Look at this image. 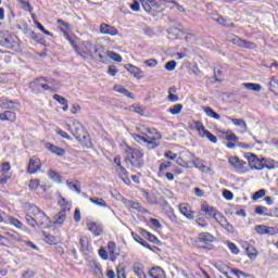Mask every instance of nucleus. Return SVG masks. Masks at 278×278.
<instances>
[{"mask_svg":"<svg viewBox=\"0 0 278 278\" xmlns=\"http://www.w3.org/2000/svg\"><path fill=\"white\" fill-rule=\"evenodd\" d=\"M65 129L76 137V140L81 147H86L87 149L91 147L90 135H88L81 123L77 119H72L71 123L66 124Z\"/></svg>","mask_w":278,"mask_h":278,"instance_id":"nucleus-1","label":"nucleus"},{"mask_svg":"<svg viewBox=\"0 0 278 278\" xmlns=\"http://www.w3.org/2000/svg\"><path fill=\"white\" fill-rule=\"evenodd\" d=\"M83 49H85V53L90 55L93 60H100V62H108V51L103 46H94L90 41L83 42Z\"/></svg>","mask_w":278,"mask_h":278,"instance_id":"nucleus-2","label":"nucleus"},{"mask_svg":"<svg viewBox=\"0 0 278 278\" xmlns=\"http://www.w3.org/2000/svg\"><path fill=\"white\" fill-rule=\"evenodd\" d=\"M125 162L126 164L134 166V168H142V165L144 164V151L140 148H128L126 150Z\"/></svg>","mask_w":278,"mask_h":278,"instance_id":"nucleus-3","label":"nucleus"},{"mask_svg":"<svg viewBox=\"0 0 278 278\" xmlns=\"http://www.w3.org/2000/svg\"><path fill=\"white\" fill-rule=\"evenodd\" d=\"M245 157L250 164L251 170H264V168H267V170H273L275 168L274 165H270L268 160L265 157L258 159L257 155L253 153H248Z\"/></svg>","mask_w":278,"mask_h":278,"instance_id":"nucleus-4","label":"nucleus"},{"mask_svg":"<svg viewBox=\"0 0 278 278\" xmlns=\"http://www.w3.org/2000/svg\"><path fill=\"white\" fill-rule=\"evenodd\" d=\"M59 204L61 205L62 210L54 216V225L62 227V225H64L66 222V212H71V204L66 202V199L64 198L59 201Z\"/></svg>","mask_w":278,"mask_h":278,"instance_id":"nucleus-5","label":"nucleus"},{"mask_svg":"<svg viewBox=\"0 0 278 278\" xmlns=\"http://www.w3.org/2000/svg\"><path fill=\"white\" fill-rule=\"evenodd\" d=\"M141 134L148 138V144L157 147L155 142L162 140V135L155 128L141 127Z\"/></svg>","mask_w":278,"mask_h":278,"instance_id":"nucleus-6","label":"nucleus"},{"mask_svg":"<svg viewBox=\"0 0 278 278\" xmlns=\"http://www.w3.org/2000/svg\"><path fill=\"white\" fill-rule=\"evenodd\" d=\"M42 81H46L47 84H53V80L47 77H39L29 84V88H31V90H38L39 88H42V90H49L50 92H54L53 87L43 84Z\"/></svg>","mask_w":278,"mask_h":278,"instance_id":"nucleus-7","label":"nucleus"},{"mask_svg":"<svg viewBox=\"0 0 278 278\" xmlns=\"http://www.w3.org/2000/svg\"><path fill=\"white\" fill-rule=\"evenodd\" d=\"M86 224L88 231H90L93 236H103V224L92 219H87Z\"/></svg>","mask_w":278,"mask_h":278,"instance_id":"nucleus-8","label":"nucleus"},{"mask_svg":"<svg viewBox=\"0 0 278 278\" xmlns=\"http://www.w3.org/2000/svg\"><path fill=\"white\" fill-rule=\"evenodd\" d=\"M232 45L236 47H240L241 49H257V46L252 41H247L239 36L233 35L232 39H230Z\"/></svg>","mask_w":278,"mask_h":278,"instance_id":"nucleus-9","label":"nucleus"},{"mask_svg":"<svg viewBox=\"0 0 278 278\" xmlns=\"http://www.w3.org/2000/svg\"><path fill=\"white\" fill-rule=\"evenodd\" d=\"M213 218L216 223H218V225H220V227H224L226 231H228L229 233H233V226L229 224L227 217H225V215H223L219 211H217L216 215Z\"/></svg>","mask_w":278,"mask_h":278,"instance_id":"nucleus-10","label":"nucleus"},{"mask_svg":"<svg viewBox=\"0 0 278 278\" xmlns=\"http://www.w3.org/2000/svg\"><path fill=\"white\" fill-rule=\"evenodd\" d=\"M228 162L230 166H232V168H235L238 173H247V170H244V166H247V163L241 161L238 156H230Z\"/></svg>","mask_w":278,"mask_h":278,"instance_id":"nucleus-11","label":"nucleus"},{"mask_svg":"<svg viewBox=\"0 0 278 278\" xmlns=\"http://www.w3.org/2000/svg\"><path fill=\"white\" fill-rule=\"evenodd\" d=\"M34 212V216L37 220V225H47L49 223V216L45 214V212L40 211L37 206L31 208Z\"/></svg>","mask_w":278,"mask_h":278,"instance_id":"nucleus-12","label":"nucleus"},{"mask_svg":"<svg viewBox=\"0 0 278 278\" xmlns=\"http://www.w3.org/2000/svg\"><path fill=\"white\" fill-rule=\"evenodd\" d=\"M100 34H102L103 36H118V29L106 23H102L100 24Z\"/></svg>","mask_w":278,"mask_h":278,"instance_id":"nucleus-13","label":"nucleus"},{"mask_svg":"<svg viewBox=\"0 0 278 278\" xmlns=\"http://www.w3.org/2000/svg\"><path fill=\"white\" fill-rule=\"evenodd\" d=\"M179 212L182 216H186L188 220H194V211L190 210V205L188 203L180 204Z\"/></svg>","mask_w":278,"mask_h":278,"instance_id":"nucleus-14","label":"nucleus"},{"mask_svg":"<svg viewBox=\"0 0 278 278\" xmlns=\"http://www.w3.org/2000/svg\"><path fill=\"white\" fill-rule=\"evenodd\" d=\"M115 173L117 177L126 184V186H129L131 184V180L129 179V172L125 167H117L115 168Z\"/></svg>","mask_w":278,"mask_h":278,"instance_id":"nucleus-15","label":"nucleus"},{"mask_svg":"<svg viewBox=\"0 0 278 278\" xmlns=\"http://www.w3.org/2000/svg\"><path fill=\"white\" fill-rule=\"evenodd\" d=\"M38 170H40V160L31 157L28 163L27 173H29V175H36Z\"/></svg>","mask_w":278,"mask_h":278,"instance_id":"nucleus-16","label":"nucleus"},{"mask_svg":"<svg viewBox=\"0 0 278 278\" xmlns=\"http://www.w3.org/2000/svg\"><path fill=\"white\" fill-rule=\"evenodd\" d=\"M126 207H128V210L130 212H134V210H136L137 212H140L141 214H149V211L147 208H144V206H142L139 202H136V201H129L126 204Z\"/></svg>","mask_w":278,"mask_h":278,"instance_id":"nucleus-17","label":"nucleus"},{"mask_svg":"<svg viewBox=\"0 0 278 278\" xmlns=\"http://www.w3.org/2000/svg\"><path fill=\"white\" fill-rule=\"evenodd\" d=\"M45 148L50 151V153H54V155H59V157H62V155H65L66 151L58 146H54L53 143H45Z\"/></svg>","mask_w":278,"mask_h":278,"instance_id":"nucleus-18","label":"nucleus"},{"mask_svg":"<svg viewBox=\"0 0 278 278\" xmlns=\"http://www.w3.org/2000/svg\"><path fill=\"white\" fill-rule=\"evenodd\" d=\"M256 233H260V236H273L275 233V228L274 227H268L264 225H258L255 227Z\"/></svg>","mask_w":278,"mask_h":278,"instance_id":"nucleus-19","label":"nucleus"},{"mask_svg":"<svg viewBox=\"0 0 278 278\" xmlns=\"http://www.w3.org/2000/svg\"><path fill=\"white\" fill-rule=\"evenodd\" d=\"M70 45L73 47L74 51H76V53L78 55H80V58H83L84 60H87L88 59V53H86V51L84 50H80L79 47H77V38H71L67 39Z\"/></svg>","mask_w":278,"mask_h":278,"instance_id":"nucleus-20","label":"nucleus"},{"mask_svg":"<svg viewBox=\"0 0 278 278\" xmlns=\"http://www.w3.org/2000/svg\"><path fill=\"white\" fill-rule=\"evenodd\" d=\"M198 242L202 244H210V242H214V235L210 232H200L198 235Z\"/></svg>","mask_w":278,"mask_h":278,"instance_id":"nucleus-21","label":"nucleus"},{"mask_svg":"<svg viewBox=\"0 0 278 278\" xmlns=\"http://www.w3.org/2000/svg\"><path fill=\"white\" fill-rule=\"evenodd\" d=\"M1 47H5V49H14L16 42L14 41V37L8 35L7 37L0 39Z\"/></svg>","mask_w":278,"mask_h":278,"instance_id":"nucleus-22","label":"nucleus"},{"mask_svg":"<svg viewBox=\"0 0 278 278\" xmlns=\"http://www.w3.org/2000/svg\"><path fill=\"white\" fill-rule=\"evenodd\" d=\"M126 71H128V73H130V75H134V77H136L137 79H140L142 75H144V72H142L140 67L132 64L127 65Z\"/></svg>","mask_w":278,"mask_h":278,"instance_id":"nucleus-23","label":"nucleus"},{"mask_svg":"<svg viewBox=\"0 0 278 278\" xmlns=\"http://www.w3.org/2000/svg\"><path fill=\"white\" fill-rule=\"evenodd\" d=\"M149 275L151 278H166V273L161 267H152Z\"/></svg>","mask_w":278,"mask_h":278,"instance_id":"nucleus-24","label":"nucleus"},{"mask_svg":"<svg viewBox=\"0 0 278 278\" xmlns=\"http://www.w3.org/2000/svg\"><path fill=\"white\" fill-rule=\"evenodd\" d=\"M212 20L215 21V23H218V25H222L223 27H227L228 29H233V27H236V25H233V23L225 20L220 15H218L217 17H212Z\"/></svg>","mask_w":278,"mask_h":278,"instance_id":"nucleus-25","label":"nucleus"},{"mask_svg":"<svg viewBox=\"0 0 278 278\" xmlns=\"http://www.w3.org/2000/svg\"><path fill=\"white\" fill-rule=\"evenodd\" d=\"M132 270L135 275H137V277L147 278V274H144V265H142L141 263H135L132 265Z\"/></svg>","mask_w":278,"mask_h":278,"instance_id":"nucleus-26","label":"nucleus"},{"mask_svg":"<svg viewBox=\"0 0 278 278\" xmlns=\"http://www.w3.org/2000/svg\"><path fill=\"white\" fill-rule=\"evenodd\" d=\"M199 138H206V140H208V142H212V144H216L218 142V138L214 136V134L210 132V130L207 129H204Z\"/></svg>","mask_w":278,"mask_h":278,"instance_id":"nucleus-27","label":"nucleus"},{"mask_svg":"<svg viewBox=\"0 0 278 278\" xmlns=\"http://www.w3.org/2000/svg\"><path fill=\"white\" fill-rule=\"evenodd\" d=\"M242 88H245V90H251L252 92H261L262 91V85L255 84V83H243Z\"/></svg>","mask_w":278,"mask_h":278,"instance_id":"nucleus-28","label":"nucleus"},{"mask_svg":"<svg viewBox=\"0 0 278 278\" xmlns=\"http://www.w3.org/2000/svg\"><path fill=\"white\" fill-rule=\"evenodd\" d=\"M48 177L55 184H62V176L60 175V173L55 172V169H49Z\"/></svg>","mask_w":278,"mask_h":278,"instance_id":"nucleus-29","label":"nucleus"},{"mask_svg":"<svg viewBox=\"0 0 278 278\" xmlns=\"http://www.w3.org/2000/svg\"><path fill=\"white\" fill-rule=\"evenodd\" d=\"M113 90H115V92H119V94H124L125 97H128V99H134V93L129 92V90L125 89V87L115 85L113 87Z\"/></svg>","mask_w":278,"mask_h":278,"instance_id":"nucleus-30","label":"nucleus"},{"mask_svg":"<svg viewBox=\"0 0 278 278\" xmlns=\"http://www.w3.org/2000/svg\"><path fill=\"white\" fill-rule=\"evenodd\" d=\"M203 112H204V114H206V116H210L211 118H214L215 121H220V115L218 113L214 112V110H212V108L204 106Z\"/></svg>","mask_w":278,"mask_h":278,"instance_id":"nucleus-31","label":"nucleus"},{"mask_svg":"<svg viewBox=\"0 0 278 278\" xmlns=\"http://www.w3.org/2000/svg\"><path fill=\"white\" fill-rule=\"evenodd\" d=\"M168 97H167V101H169L170 103H177V101H179V96L173 93L176 92V89L170 87L168 90Z\"/></svg>","mask_w":278,"mask_h":278,"instance_id":"nucleus-32","label":"nucleus"},{"mask_svg":"<svg viewBox=\"0 0 278 278\" xmlns=\"http://www.w3.org/2000/svg\"><path fill=\"white\" fill-rule=\"evenodd\" d=\"M89 201L90 203H93V205H98V207H108V203L101 198H90Z\"/></svg>","mask_w":278,"mask_h":278,"instance_id":"nucleus-33","label":"nucleus"},{"mask_svg":"<svg viewBox=\"0 0 278 278\" xmlns=\"http://www.w3.org/2000/svg\"><path fill=\"white\" fill-rule=\"evenodd\" d=\"M131 237L134 238L135 242L141 244V247H144L146 249H151V245H149L146 240L141 239L138 233L131 232Z\"/></svg>","mask_w":278,"mask_h":278,"instance_id":"nucleus-34","label":"nucleus"},{"mask_svg":"<svg viewBox=\"0 0 278 278\" xmlns=\"http://www.w3.org/2000/svg\"><path fill=\"white\" fill-rule=\"evenodd\" d=\"M182 110H184V105L182 104H175L172 109L168 110V112L173 116H178V114H181Z\"/></svg>","mask_w":278,"mask_h":278,"instance_id":"nucleus-35","label":"nucleus"},{"mask_svg":"<svg viewBox=\"0 0 278 278\" xmlns=\"http://www.w3.org/2000/svg\"><path fill=\"white\" fill-rule=\"evenodd\" d=\"M79 244L81 251H88V247H90V240L88 237H80Z\"/></svg>","mask_w":278,"mask_h":278,"instance_id":"nucleus-36","label":"nucleus"},{"mask_svg":"<svg viewBox=\"0 0 278 278\" xmlns=\"http://www.w3.org/2000/svg\"><path fill=\"white\" fill-rule=\"evenodd\" d=\"M245 251L250 260H255V257H257V250L253 245H248Z\"/></svg>","mask_w":278,"mask_h":278,"instance_id":"nucleus-37","label":"nucleus"},{"mask_svg":"<svg viewBox=\"0 0 278 278\" xmlns=\"http://www.w3.org/2000/svg\"><path fill=\"white\" fill-rule=\"evenodd\" d=\"M110 58L111 60H114V62H123V56L116 52L106 51V60Z\"/></svg>","mask_w":278,"mask_h":278,"instance_id":"nucleus-38","label":"nucleus"},{"mask_svg":"<svg viewBox=\"0 0 278 278\" xmlns=\"http://www.w3.org/2000/svg\"><path fill=\"white\" fill-rule=\"evenodd\" d=\"M228 121H231L233 125H236V127H241L242 129H247V122H244L243 119H238V118H231V117H227Z\"/></svg>","mask_w":278,"mask_h":278,"instance_id":"nucleus-39","label":"nucleus"},{"mask_svg":"<svg viewBox=\"0 0 278 278\" xmlns=\"http://www.w3.org/2000/svg\"><path fill=\"white\" fill-rule=\"evenodd\" d=\"M148 201H149V203L154 204V205H162V206L167 205V202H166L164 195H162V197L156 195L154 201H151L149 199H148Z\"/></svg>","mask_w":278,"mask_h":278,"instance_id":"nucleus-40","label":"nucleus"},{"mask_svg":"<svg viewBox=\"0 0 278 278\" xmlns=\"http://www.w3.org/2000/svg\"><path fill=\"white\" fill-rule=\"evenodd\" d=\"M264 197H266V190L261 189L254 192V194L252 195V201H260V199H264Z\"/></svg>","mask_w":278,"mask_h":278,"instance_id":"nucleus-41","label":"nucleus"},{"mask_svg":"<svg viewBox=\"0 0 278 278\" xmlns=\"http://www.w3.org/2000/svg\"><path fill=\"white\" fill-rule=\"evenodd\" d=\"M45 236V240L47 244H58V239L53 235H49L47 232H42Z\"/></svg>","mask_w":278,"mask_h":278,"instance_id":"nucleus-42","label":"nucleus"},{"mask_svg":"<svg viewBox=\"0 0 278 278\" xmlns=\"http://www.w3.org/2000/svg\"><path fill=\"white\" fill-rule=\"evenodd\" d=\"M9 225H13L16 229H23V223L14 217H9Z\"/></svg>","mask_w":278,"mask_h":278,"instance_id":"nucleus-43","label":"nucleus"},{"mask_svg":"<svg viewBox=\"0 0 278 278\" xmlns=\"http://www.w3.org/2000/svg\"><path fill=\"white\" fill-rule=\"evenodd\" d=\"M28 188L29 190H38L40 188V179H30Z\"/></svg>","mask_w":278,"mask_h":278,"instance_id":"nucleus-44","label":"nucleus"},{"mask_svg":"<svg viewBox=\"0 0 278 278\" xmlns=\"http://www.w3.org/2000/svg\"><path fill=\"white\" fill-rule=\"evenodd\" d=\"M226 244L231 253H233V255H238V253H240V249H238V245H236V243L227 241Z\"/></svg>","mask_w":278,"mask_h":278,"instance_id":"nucleus-45","label":"nucleus"},{"mask_svg":"<svg viewBox=\"0 0 278 278\" xmlns=\"http://www.w3.org/2000/svg\"><path fill=\"white\" fill-rule=\"evenodd\" d=\"M194 129H195V131H198V136L200 137L205 129V125H203V123L197 121V122H194Z\"/></svg>","mask_w":278,"mask_h":278,"instance_id":"nucleus-46","label":"nucleus"},{"mask_svg":"<svg viewBox=\"0 0 278 278\" xmlns=\"http://www.w3.org/2000/svg\"><path fill=\"white\" fill-rule=\"evenodd\" d=\"M226 136V140L228 142H238V136H236V134L231 132V131H226L225 132Z\"/></svg>","mask_w":278,"mask_h":278,"instance_id":"nucleus-47","label":"nucleus"},{"mask_svg":"<svg viewBox=\"0 0 278 278\" xmlns=\"http://www.w3.org/2000/svg\"><path fill=\"white\" fill-rule=\"evenodd\" d=\"M195 224L198 225V227H201L202 229H205L208 226L207 220H205L204 217H198L195 219Z\"/></svg>","mask_w":278,"mask_h":278,"instance_id":"nucleus-48","label":"nucleus"},{"mask_svg":"<svg viewBox=\"0 0 278 278\" xmlns=\"http://www.w3.org/2000/svg\"><path fill=\"white\" fill-rule=\"evenodd\" d=\"M92 268H93V273H94V275H96V277H99V278H101V277H103V273L101 271V266H99L97 263H92Z\"/></svg>","mask_w":278,"mask_h":278,"instance_id":"nucleus-49","label":"nucleus"},{"mask_svg":"<svg viewBox=\"0 0 278 278\" xmlns=\"http://www.w3.org/2000/svg\"><path fill=\"white\" fill-rule=\"evenodd\" d=\"M66 186L70 188V190L77 192V194H81V189L77 185L73 184L72 181L67 180Z\"/></svg>","mask_w":278,"mask_h":278,"instance_id":"nucleus-50","label":"nucleus"},{"mask_svg":"<svg viewBox=\"0 0 278 278\" xmlns=\"http://www.w3.org/2000/svg\"><path fill=\"white\" fill-rule=\"evenodd\" d=\"M144 66H149V68H155L157 66V60L149 59L143 62Z\"/></svg>","mask_w":278,"mask_h":278,"instance_id":"nucleus-51","label":"nucleus"},{"mask_svg":"<svg viewBox=\"0 0 278 278\" xmlns=\"http://www.w3.org/2000/svg\"><path fill=\"white\" fill-rule=\"evenodd\" d=\"M54 101H58V103H60L61 105H66V103H68V100H66V98L60 96V94H54L53 96Z\"/></svg>","mask_w":278,"mask_h":278,"instance_id":"nucleus-52","label":"nucleus"},{"mask_svg":"<svg viewBox=\"0 0 278 278\" xmlns=\"http://www.w3.org/2000/svg\"><path fill=\"white\" fill-rule=\"evenodd\" d=\"M108 249H109L110 255H116V243L114 241H110L108 243Z\"/></svg>","mask_w":278,"mask_h":278,"instance_id":"nucleus-53","label":"nucleus"},{"mask_svg":"<svg viewBox=\"0 0 278 278\" xmlns=\"http://www.w3.org/2000/svg\"><path fill=\"white\" fill-rule=\"evenodd\" d=\"M269 90L271 92H277L278 91V81L275 80V78H271L269 81Z\"/></svg>","mask_w":278,"mask_h":278,"instance_id":"nucleus-54","label":"nucleus"},{"mask_svg":"<svg viewBox=\"0 0 278 278\" xmlns=\"http://www.w3.org/2000/svg\"><path fill=\"white\" fill-rule=\"evenodd\" d=\"M165 68H166V71H169V72L175 71V68H177V62H175V61H168V62L165 64Z\"/></svg>","mask_w":278,"mask_h":278,"instance_id":"nucleus-55","label":"nucleus"},{"mask_svg":"<svg viewBox=\"0 0 278 278\" xmlns=\"http://www.w3.org/2000/svg\"><path fill=\"white\" fill-rule=\"evenodd\" d=\"M26 220L30 227H36L38 225V222L36 220V216L26 215Z\"/></svg>","mask_w":278,"mask_h":278,"instance_id":"nucleus-56","label":"nucleus"},{"mask_svg":"<svg viewBox=\"0 0 278 278\" xmlns=\"http://www.w3.org/2000/svg\"><path fill=\"white\" fill-rule=\"evenodd\" d=\"M130 111L135 112V114H139V116H144V110H142L140 106L131 105Z\"/></svg>","mask_w":278,"mask_h":278,"instance_id":"nucleus-57","label":"nucleus"},{"mask_svg":"<svg viewBox=\"0 0 278 278\" xmlns=\"http://www.w3.org/2000/svg\"><path fill=\"white\" fill-rule=\"evenodd\" d=\"M7 113V121H10V123H14L16 121V113L12 111H5Z\"/></svg>","mask_w":278,"mask_h":278,"instance_id":"nucleus-58","label":"nucleus"},{"mask_svg":"<svg viewBox=\"0 0 278 278\" xmlns=\"http://www.w3.org/2000/svg\"><path fill=\"white\" fill-rule=\"evenodd\" d=\"M173 166V163L172 162H164V163H161L160 166H159V169L162 172V170H168V168H170Z\"/></svg>","mask_w":278,"mask_h":278,"instance_id":"nucleus-59","label":"nucleus"},{"mask_svg":"<svg viewBox=\"0 0 278 278\" xmlns=\"http://www.w3.org/2000/svg\"><path fill=\"white\" fill-rule=\"evenodd\" d=\"M20 3H22V8L25 10V12H31V4H29V2L20 0Z\"/></svg>","mask_w":278,"mask_h":278,"instance_id":"nucleus-60","label":"nucleus"},{"mask_svg":"<svg viewBox=\"0 0 278 278\" xmlns=\"http://www.w3.org/2000/svg\"><path fill=\"white\" fill-rule=\"evenodd\" d=\"M174 194L173 191H170V189H164L163 190V199H173Z\"/></svg>","mask_w":278,"mask_h":278,"instance_id":"nucleus-61","label":"nucleus"},{"mask_svg":"<svg viewBox=\"0 0 278 278\" xmlns=\"http://www.w3.org/2000/svg\"><path fill=\"white\" fill-rule=\"evenodd\" d=\"M117 278H127V275L125 274V268L117 267Z\"/></svg>","mask_w":278,"mask_h":278,"instance_id":"nucleus-62","label":"nucleus"},{"mask_svg":"<svg viewBox=\"0 0 278 278\" xmlns=\"http://www.w3.org/2000/svg\"><path fill=\"white\" fill-rule=\"evenodd\" d=\"M223 197H225L227 201H231V199H233V193L229 190H224Z\"/></svg>","mask_w":278,"mask_h":278,"instance_id":"nucleus-63","label":"nucleus"},{"mask_svg":"<svg viewBox=\"0 0 278 278\" xmlns=\"http://www.w3.org/2000/svg\"><path fill=\"white\" fill-rule=\"evenodd\" d=\"M99 255H100L101 260H108V251L105 249L101 248L99 250Z\"/></svg>","mask_w":278,"mask_h":278,"instance_id":"nucleus-64","label":"nucleus"}]
</instances>
